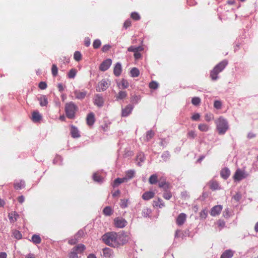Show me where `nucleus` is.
<instances>
[{
    "label": "nucleus",
    "instance_id": "obj_1",
    "mask_svg": "<svg viewBox=\"0 0 258 258\" xmlns=\"http://www.w3.org/2000/svg\"><path fill=\"white\" fill-rule=\"evenodd\" d=\"M102 240L105 244L113 247L123 245L127 241L125 235L115 232H108L104 234Z\"/></svg>",
    "mask_w": 258,
    "mask_h": 258
},
{
    "label": "nucleus",
    "instance_id": "obj_2",
    "mask_svg": "<svg viewBox=\"0 0 258 258\" xmlns=\"http://www.w3.org/2000/svg\"><path fill=\"white\" fill-rule=\"evenodd\" d=\"M215 123L219 134L223 135L228 130L229 125L227 121L221 116L215 120Z\"/></svg>",
    "mask_w": 258,
    "mask_h": 258
},
{
    "label": "nucleus",
    "instance_id": "obj_3",
    "mask_svg": "<svg viewBox=\"0 0 258 258\" xmlns=\"http://www.w3.org/2000/svg\"><path fill=\"white\" fill-rule=\"evenodd\" d=\"M228 64L227 60H224L217 64L210 73V77L213 80H216L218 75L221 72Z\"/></svg>",
    "mask_w": 258,
    "mask_h": 258
},
{
    "label": "nucleus",
    "instance_id": "obj_4",
    "mask_svg": "<svg viewBox=\"0 0 258 258\" xmlns=\"http://www.w3.org/2000/svg\"><path fill=\"white\" fill-rule=\"evenodd\" d=\"M77 106L73 102L67 103L65 105L64 110L66 116L70 119H73L78 110Z\"/></svg>",
    "mask_w": 258,
    "mask_h": 258
},
{
    "label": "nucleus",
    "instance_id": "obj_5",
    "mask_svg": "<svg viewBox=\"0 0 258 258\" xmlns=\"http://www.w3.org/2000/svg\"><path fill=\"white\" fill-rule=\"evenodd\" d=\"M247 176V174H246L243 170H242L240 169H238L236 170L233 178L234 181H239L242 179L245 178Z\"/></svg>",
    "mask_w": 258,
    "mask_h": 258
},
{
    "label": "nucleus",
    "instance_id": "obj_6",
    "mask_svg": "<svg viewBox=\"0 0 258 258\" xmlns=\"http://www.w3.org/2000/svg\"><path fill=\"white\" fill-rule=\"evenodd\" d=\"M113 223L115 227L122 228L127 225V222L122 217H116L114 219Z\"/></svg>",
    "mask_w": 258,
    "mask_h": 258
},
{
    "label": "nucleus",
    "instance_id": "obj_7",
    "mask_svg": "<svg viewBox=\"0 0 258 258\" xmlns=\"http://www.w3.org/2000/svg\"><path fill=\"white\" fill-rule=\"evenodd\" d=\"M109 85L107 81L103 79L98 83L96 90L98 92L104 91L109 87Z\"/></svg>",
    "mask_w": 258,
    "mask_h": 258
},
{
    "label": "nucleus",
    "instance_id": "obj_8",
    "mask_svg": "<svg viewBox=\"0 0 258 258\" xmlns=\"http://www.w3.org/2000/svg\"><path fill=\"white\" fill-rule=\"evenodd\" d=\"M104 99L101 95L96 94L93 98L94 104L99 107H102L104 104Z\"/></svg>",
    "mask_w": 258,
    "mask_h": 258
},
{
    "label": "nucleus",
    "instance_id": "obj_9",
    "mask_svg": "<svg viewBox=\"0 0 258 258\" xmlns=\"http://www.w3.org/2000/svg\"><path fill=\"white\" fill-rule=\"evenodd\" d=\"M112 63V60L110 58L104 60L99 66V70L101 71H105L109 69Z\"/></svg>",
    "mask_w": 258,
    "mask_h": 258
},
{
    "label": "nucleus",
    "instance_id": "obj_10",
    "mask_svg": "<svg viewBox=\"0 0 258 258\" xmlns=\"http://www.w3.org/2000/svg\"><path fill=\"white\" fill-rule=\"evenodd\" d=\"M75 98L78 99H83L87 95V91L85 90H75L74 92Z\"/></svg>",
    "mask_w": 258,
    "mask_h": 258
},
{
    "label": "nucleus",
    "instance_id": "obj_11",
    "mask_svg": "<svg viewBox=\"0 0 258 258\" xmlns=\"http://www.w3.org/2000/svg\"><path fill=\"white\" fill-rule=\"evenodd\" d=\"M159 187L163 188V190L170 189L171 185L170 183L166 181L164 178H161L158 183Z\"/></svg>",
    "mask_w": 258,
    "mask_h": 258
},
{
    "label": "nucleus",
    "instance_id": "obj_12",
    "mask_svg": "<svg viewBox=\"0 0 258 258\" xmlns=\"http://www.w3.org/2000/svg\"><path fill=\"white\" fill-rule=\"evenodd\" d=\"M186 219V215L184 213H180L176 219V224L178 226L182 225L185 222Z\"/></svg>",
    "mask_w": 258,
    "mask_h": 258
},
{
    "label": "nucleus",
    "instance_id": "obj_13",
    "mask_svg": "<svg viewBox=\"0 0 258 258\" xmlns=\"http://www.w3.org/2000/svg\"><path fill=\"white\" fill-rule=\"evenodd\" d=\"M222 210L221 205H216L213 207L210 212V214L212 216H215L220 214Z\"/></svg>",
    "mask_w": 258,
    "mask_h": 258
},
{
    "label": "nucleus",
    "instance_id": "obj_14",
    "mask_svg": "<svg viewBox=\"0 0 258 258\" xmlns=\"http://www.w3.org/2000/svg\"><path fill=\"white\" fill-rule=\"evenodd\" d=\"M133 109V106L128 104L124 108L122 109L121 115L123 117H126L128 116L132 112Z\"/></svg>",
    "mask_w": 258,
    "mask_h": 258
},
{
    "label": "nucleus",
    "instance_id": "obj_15",
    "mask_svg": "<svg viewBox=\"0 0 258 258\" xmlns=\"http://www.w3.org/2000/svg\"><path fill=\"white\" fill-rule=\"evenodd\" d=\"M95 115L93 112L89 113L86 117L87 124L89 126H92L95 122Z\"/></svg>",
    "mask_w": 258,
    "mask_h": 258
},
{
    "label": "nucleus",
    "instance_id": "obj_16",
    "mask_svg": "<svg viewBox=\"0 0 258 258\" xmlns=\"http://www.w3.org/2000/svg\"><path fill=\"white\" fill-rule=\"evenodd\" d=\"M121 72L122 68L121 64L119 62L116 63L113 69L114 75L116 77H118L120 75Z\"/></svg>",
    "mask_w": 258,
    "mask_h": 258
},
{
    "label": "nucleus",
    "instance_id": "obj_17",
    "mask_svg": "<svg viewBox=\"0 0 258 258\" xmlns=\"http://www.w3.org/2000/svg\"><path fill=\"white\" fill-rule=\"evenodd\" d=\"M19 215L16 212H12L9 213L8 214L9 219L11 223H14L15 222L17 219L19 218Z\"/></svg>",
    "mask_w": 258,
    "mask_h": 258
},
{
    "label": "nucleus",
    "instance_id": "obj_18",
    "mask_svg": "<svg viewBox=\"0 0 258 258\" xmlns=\"http://www.w3.org/2000/svg\"><path fill=\"white\" fill-rule=\"evenodd\" d=\"M71 134L73 138H79L80 137L78 129L74 125H72L71 126Z\"/></svg>",
    "mask_w": 258,
    "mask_h": 258
},
{
    "label": "nucleus",
    "instance_id": "obj_19",
    "mask_svg": "<svg viewBox=\"0 0 258 258\" xmlns=\"http://www.w3.org/2000/svg\"><path fill=\"white\" fill-rule=\"evenodd\" d=\"M155 196V193L153 191H146L144 192L142 198L144 200L148 201L152 198H153Z\"/></svg>",
    "mask_w": 258,
    "mask_h": 258
},
{
    "label": "nucleus",
    "instance_id": "obj_20",
    "mask_svg": "<svg viewBox=\"0 0 258 258\" xmlns=\"http://www.w3.org/2000/svg\"><path fill=\"white\" fill-rule=\"evenodd\" d=\"M86 248L85 246L83 244H79L74 247L72 249L75 250L78 254L82 253Z\"/></svg>",
    "mask_w": 258,
    "mask_h": 258
},
{
    "label": "nucleus",
    "instance_id": "obj_21",
    "mask_svg": "<svg viewBox=\"0 0 258 258\" xmlns=\"http://www.w3.org/2000/svg\"><path fill=\"white\" fill-rule=\"evenodd\" d=\"M220 174L222 178L226 179L230 176V171L228 168H224L221 171Z\"/></svg>",
    "mask_w": 258,
    "mask_h": 258
},
{
    "label": "nucleus",
    "instance_id": "obj_22",
    "mask_svg": "<svg viewBox=\"0 0 258 258\" xmlns=\"http://www.w3.org/2000/svg\"><path fill=\"white\" fill-rule=\"evenodd\" d=\"M127 96V94L126 91H120L116 95L115 97L117 100H122L126 98Z\"/></svg>",
    "mask_w": 258,
    "mask_h": 258
},
{
    "label": "nucleus",
    "instance_id": "obj_23",
    "mask_svg": "<svg viewBox=\"0 0 258 258\" xmlns=\"http://www.w3.org/2000/svg\"><path fill=\"white\" fill-rule=\"evenodd\" d=\"M144 50V48L142 46L135 47L134 46H131L127 48V50L130 52H134V53L137 51H142Z\"/></svg>",
    "mask_w": 258,
    "mask_h": 258
},
{
    "label": "nucleus",
    "instance_id": "obj_24",
    "mask_svg": "<svg viewBox=\"0 0 258 258\" xmlns=\"http://www.w3.org/2000/svg\"><path fill=\"white\" fill-rule=\"evenodd\" d=\"M127 179L126 177H123V178H117L115 179L113 183V186H117L120 183H122L124 182H127Z\"/></svg>",
    "mask_w": 258,
    "mask_h": 258
},
{
    "label": "nucleus",
    "instance_id": "obj_25",
    "mask_svg": "<svg viewBox=\"0 0 258 258\" xmlns=\"http://www.w3.org/2000/svg\"><path fill=\"white\" fill-rule=\"evenodd\" d=\"M233 255V252L231 250H226L222 254L220 258H231Z\"/></svg>",
    "mask_w": 258,
    "mask_h": 258
},
{
    "label": "nucleus",
    "instance_id": "obj_26",
    "mask_svg": "<svg viewBox=\"0 0 258 258\" xmlns=\"http://www.w3.org/2000/svg\"><path fill=\"white\" fill-rule=\"evenodd\" d=\"M42 116L38 111H34L32 113V120L34 122H38L41 119Z\"/></svg>",
    "mask_w": 258,
    "mask_h": 258
},
{
    "label": "nucleus",
    "instance_id": "obj_27",
    "mask_svg": "<svg viewBox=\"0 0 258 258\" xmlns=\"http://www.w3.org/2000/svg\"><path fill=\"white\" fill-rule=\"evenodd\" d=\"M113 252L109 248H105L103 249V256L107 258H110Z\"/></svg>",
    "mask_w": 258,
    "mask_h": 258
},
{
    "label": "nucleus",
    "instance_id": "obj_28",
    "mask_svg": "<svg viewBox=\"0 0 258 258\" xmlns=\"http://www.w3.org/2000/svg\"><path fill=\"white\" fill-rule=\"evenodd\" d=\"M153 203L154 207L162 208L165 206V204L160 198H158L157 201H154Z\"/></svg>",
    "mask_w": 258,
    "mask_h": 258
},
{
    "label": "nucleus",
    "instance_id": "obj_29",
    "mask_svg": "<svg viewBox=\"0 0 258 258\" xmlns=\"http://www.w3.org/2000/svg\"><path fill=\"white\" fill-rule=\"evenodd\" d=\"M41 106H45L48 104L47 99L45 96H42L38 98Z\"/></svg>",
    "mask_w": 258,
    "mask_h": 258
},
{
    "label": "nucleus",
    "instance_id": "obj_30",
    "mask_svg": "<svg viewBox=\"0 0 258 258\" xmlns=\"http://www.w3.org/2000/svg\"><path fill=\"white\" fill-rule=\"evenodd\" d=\"M103 213L105 216H110L112 214L113 211L110 207L107 206L104 208Z\"/></svg>",
    "mask_w": 258,
    "mask_h": 258
},
{
    "label": "nucleus",
    "instance_id": "obj_31",
    "mask_svg": "<svg viewBox=\"0 0 258 258\" xmlns=\"http://www.w3.org/2000/svg\"><path fill=\"white\" fill-rule=\"evenodd\" d=\"M164 190V193L163 195V197L166 200H170L172 197V194L171 192L170 191L169 189H166V190Z\"/></svg>",
    "mask_w": 258,
    "mask_h": 258
},
{
    "label": "nucleus",
    "instance_id": "obj_32",
    "mask_svg": "<svg viewBox=\"0 0 258 258\" xmlns=\"http://www.w3.org/2000/svg\"><path fill=\"white\" fill-rule=\"evenodd\" d=\"M158 181V176L156 174H152L149 179V182L151 184H156Z\"/></svg>",
    "mask_w": 258,
    "mask_h": 258
},
{
    "label": "nucleus",
    "instance_id": "obj_33",
    "mask_svg": "<svg viewBox=\"0 0 258 258\" xmlns=\"http://www.w3.org/2000/svg\"><path fill=\"white\" fill-rule=\"evenodd\" d=\"M32 241L36 244H39L41 242V238L39 235L34 234L32 237Z\"/></svg>",
    "mask_w": 258,
    "mask_h": 258
},
{
    "label": "nucleus",
    "instance_id": "obj_34",
    "mask_svg": "<svg viewBox=\"0 0 258 258\" xmlns=\"http://www.w3.org/2000/svg\"><path fill=\"white\" fill-rule=\"evenodd\" d=\"M85 234L84 230L81 229L75 235V237L79 240L85 236Z\"/></svg>",
    "mask_w": 258,
    "mask_h": 258
},
{
    "label": "nucleus",
    "instance_id": "obj_35",
    "mask_svg": "<svg viewBox=\"0 0 258 258\" xmlns=\"http://www.w3.org/2000/svg\"><path fill=\"white\" fill-rule=\"evenodd\" d=\"M198 128L201 132H207L209 129V126L207 124L200 123L198 125Z\"/></svg>",
    "mask_w": 258,
    "mask_h": 258
},
{
    "label": "nucleus",
    "instance_id": "obj_36",
    "mask_svg": "<svg viewBox=\"0 0 258 258\" xmlns=\"http://www.w3.org/2000/svg\"><path fill=\"white\" fill-rule=\"evenodd\" d=\"M131 75L132 77H137L140 75V71L137 68H133L131 70Z\"/></svg>",
    "mask_w": 258,
    "mask_h": 258
},
{
    "label": "nucleus",
    "instance_id": "obj_37",
    "mask_svg": "<svg viewBox=\"0 0 258 258\" xmlns=\"http://www.w3.org/2000/svg\"><path fill=\"white\" fill-rule=\"evenodd\" d=\"M151 213V210L148 208H144L142 210V216L144 217H148Z\"/></svg>",
    "mask_w": 258,
    "mask_h": 258
},
{
    "label": "nucleus",
    "instance_id": "obj_38",
    "mask_svg": "<svg viewBox=\"0 0 258 258\" xmlns=\"http://www.w3.org/2000/svg\"><path fill=\"white\" fill-rule=\"evenodd\" d=\"M210 188L212 190H216L219 188V184L217 181H212L210 182Z\"/></svg>",
    "mask_w": 258,
    "mask_h": 258
},
{
    "label": "nucleus",
    "instance_id": "obj_39",
    "mask_svg": "<svg viewBox=\"0 0 258 258\" xmlns=\"http://www.w3.org/2000/svg\"><path fill=\"white\" fill-rule=\"evenodd\" d=\"M77 73L75 69H72L68 74V77L70 79L74 78Z\"/></svg>",
    "mask_w": 258,
    "mask_h": 258
},
{
    "label": "nucleus",
    "instance_id": "obj_40",
    "mask_svg": "<svg viewBox=\"0 0 258 258\" xmlns=\"http://www.w3.org/2000/svg\"><path fill=\"white\" fill-rule=\"evenodd\" d=\"M25 186V182L21 181L20 182L15 183L14 184V187L16 189H20L24 188Z\"/></svg>",
    "mask_w": 258,
    "mask_h": 258
},
{
    "label": "nucleus",
    "instance_id": "obj_41",
    "mask_svg": "<svg viewBox=\"0 0 258 258\" xmlns=\"http://www.w3.org/2000/svg\"><path fill=\"white\" fill-rule=\"evenodd\" d=\"M93 179L96 182H102V177L98 173H94L93 175Z\"/></svg>",
    "mask_w": 258,
    "mask_h": 258
},
{
    "label": "nucleus",
    "instance_id": "obj_42",
    "mask_svg": "<svg viewBox=\"0 0 258 258\" xmlns=\"http://www.w3.org/2000/svg\"><path fill=\"white\" fill-rule=\"evenodd\" d=\"M13 235L16 239L18 240L21 239L22 237V235L21 232L17 230H15L13 231Z\"/></svg>",
    "mask_w": 258,
    "mask_h": 258
},
{
    "label": "nucleus",
    "instance_id": "obj_43",
    "mask_svg": "<svg viewBox=\"0 0 258 258\" xmlns=\"http://www.w3.org/2000/svg\"><path fill=\"white\" fill-rule=\"evenodd\" d=\"M74 58L75 60L79 61L82 59V54L81 52L79 51H76L75 52L74 54Z\"/></svg>",
    "mask_w": 258,
    "mask_h": 258
},
{
    "label": "nucleus",
    "instance_id": "obj_44",
    "mask_svg": "<svg viewBox=\"0 0 258 258\" xmlns=\"http://www.w3.org/2000/svg\"><path fill=\"white\" fill-rule=\"evenodd\" d=\"M154 135H155V133L153 131L150 130V131H148L146 134V140L147 141H148L150 140H151L154 136Z\"/></svg>",
    "mask_w": 258,
    "mask_h": 258
},
{
    "label": "nucleus",
    "instance_id": "obj_45",
    "mask_svg": "<svg viewBox=\"0 0 258 258\" xmlns=\"http://www.w3.org/2000/svg\"><path fill=\"white\" fill-rule=\"evenodd\" d=\"M51 73L53 77H56L58 74V68L55 64H53L52 66Z\"/></svg>",
    "mask_w": 258,
    "mask_h": 258
},
{
    "label": "nucleus",
    "instance_id": "obj_46",
    "mask_svg": "<svg viewBox=\"0 0 258 258\" xmlns=\"http://www.w3.org/2000/svg\"><path fill=\"white\" fill-rule=\"evenodd\" d=\"M213 119L214 115L211 113H207L205 115V119L207 122H209Z\"/></svg>",
    "mask_w": 258,
    "mask_h": 258
},
{
    "label": "nucleus",
    "instance_id": "obj_47",
    "mask_svg": "<svg viewBox=\"0 0 258 258\" xmlns=\"http://www.w3.org/2000/svg\"><path fill=\"white\" fill-rule=\"evenodd\" d=\"M131 17L135 21H138L141 19L140 15L137 12H133L131 15Z\"/></svg>",
    "mask_w": 258,
    "mask_h": 258
},
{
    "label": "nucleus",
    "instance_id": "obj_48",
    "mask_svg": "<svg viewBox=\"0 0 258 258\" xmlns=\"http://www.w3.org/2000/svg\"><path fill=\"white\" fill-rule=\"evenodd\" d=\"M149 86L151 89H156L158 87L159 84L156 81H153L149 83Z\"/></svg>",
    "mask_w": 258,
    "mask_h": 258
},
{
    "label": "nucleus",
    "instance_id": "obj_49",
    "mask_svg": "<svg viewBox=\"0 0 258 258\" xmlns=\"http://www.w3.org/2000/svg\"><path fill=\"white\" fill-rule=\"evenodd\" d=\"M134 175H135V172L134 170H130L129 171H128L127 172H126V177L127 178V180L128 179H132V178H133V177L134 176Z\"/></svg>",
    "mask_w": 258,
    "mask_h": 258
},
{
    "label": "nucleus",
    "instance_id": "obj_50",
    "mask_svg": "<svg viewBox=\"0 0 258 258\" xmlns=\"http://www.w3.org/2000/svg\"><path fill=\"white\" fill-rule=\"evenodd\" d=\"M101 42L100 40L96 39L93 43V47L94 49L98 48L101 45Z\"/></svg>",
    "mask_w": 258,
    "mask_h": 258
},
{
    "label": "nucleus",
    "instance_id": "obj_51",
    "mask_svg": "<svg viewBox=\"0 0 258 258\" xmlns=\"http://www.w3.org/2000/svg\"><path fill=\"white\" fill-rule=\"evenodd\" d=\"M191 103L194 105H199L201 103V99L199 97H194L191 100Z\"/></svg>",
    "mask_w": 258,
    "mask_h": 258
},
{
    "label": "nucleus",
    "instance_id": "obj_52",
    "mask_svg": "<svg viewBox=\"0 0 258 258\" xmlns=\"http://www.w3.org/2000/svg\"><path fill=\"white\" fill-rule=\"evenodd\" d=\"M69 257L70 258H79V256L78 255V253L74 250L73 249H72V250L69 253Z\"/></svg>",
    "mask_w": 258,
    "mask_h": 258
},
{
    "label": "nucleus",
    "instance_id": "obj_53",
    "mask_svg": "<svg viewBox=\"0 0 258 258\" xmlns=\"http://www.w3.org/2000/svg\"><path fill=\"white\" fill-rule=\"evenodd\" d=\"M208 214V211L206 210H203L200 213V216L201 219L206 218Z\"/></svg>",
    "mask_w": 258,
    "mask_h": 258
},
{
    "label": "nucleus",
    "instance_id": "obj_54",
    "mask_svg": "<svg viewBox=\"0 0 258 258\" xmlns=\"http://www.w3.org/2000/svg\"><path fill=\"white\" fill-rule=\"evenodd\" d=\"M196 136L197 135L194 131H189L187 134V137L190 139H194Z\"/></svg>",
    "mask_w": 258,
    "mask_h": 258
},
{
    "label": "nucleus",
    "instance_id": "obj_55",
    "mask_svg": "<svg viewBox=\"0 0 258 258\" xmlns=\"http://www.w3.org/2000/svg\"><path fill=\"white\" fill-rule=\"evenodd\" d=\"M127 202L128 200L127 199H121V203H120V207L122 208H125L127 207Z\"/></svg>",
    "mask_w": 258,
    "mask_h": 258
},
{
    "label": "nucleus",
    "instance_id": "obj_56",
    "mask_svg": "<svg viewBox=\"0 0 258 258\" xmlns=\"http://www.w3.org/2000/svg\"><path fill=\"white\" fill-rule=\"evenodd\" d=\"M121 85L122 89H125L128 87L129 84L126 80L122 79L121 81Z\"/></svg>",
    "mask_w": 258,
    "mask_h": 258
},
{
    "label": "nucleus",
    "instance_id": "obj_57",
    "mask_svg": "<svg viewBox=\"0 0 258 258\" xmlns=\"http://www.w3.org/2000/svg\"><path fill=\"white\" fill-rule=\"evenodd\" d=\"M217 224L218 226L221 229L223 228L225 226V223L224 221L221 220H219L217 222Z\"/></svg>",
    "mask_w": 258,
    "mask_h": 258
},
{
    "label": "nucleus",
    "instance_id": "obj_58",
    "mask_svg": "<svg viewBox=\"0 0 258 258\" xmlns=\"http://www.w3.org/2000/svg\"><path fill=\"white\" fill-rule=\"evenodd\" d=\"M221 102L219 101L216 100L214 102V106L217 109H220L221 107Z\"/></svg>",
    "mask_w": 258,
    "mask_h": 258
},
{
    "label": "nucleus",
    "instance_id": "obj_59",
    "mask_svg": "<svg viewBox=\"0 0 258 258\" xmlns=\"http://www.w3.org/2000/svg\"><path fill=\"white\" fill-rule=\"evenodd\" d=\"M39 87L42 90L45 89L47 88V84L45 82H41L39 84Z\"/></svg>",
    "mask_w": 258,
    "mask_h": 258
},
{
    "label": "nucleus",
    "instance_id": "obj_60",
    "mask_svg": "<svg viewBox=\"0 0 258 258\" xmlns=\"http://www.w3.org/2000/svg\"><path fill=\"white\" fill-rule=\"evenodd\" d=\"M200 117V115L199 113H197L194 114L191 117V119L193 120L197 121L199 120Z\"/></svg>",
    "mask_w": 258,
    "mask_h": 258
},
{
    "label": "nucleus",
    "instance_id": "obj_61",
    "mask_svg": "<svg viewBox=\"0 0 258 258\" xmlns=\"http://www.w3.org/2000/svg\"><path fill=\"white\" fill-rule=\"evenodd\" d=\"M132 23L131 21L130 20H126L124 24H123V27L126 29L128 27H130L131 26Z\"/></svg>",
    "mask_w": 258,
    "mask_h": 258
},
{
    "label": "nucleus",
    "instance_id": "obj_62",
    "mask_svg": "<svg viewBox=\"0 0 258 258\" xmlns=\"http://www.w3.org/2000/svg\"><path fill=\"white\" fill-rule=\"evenodd\" d=\"M241 198V196L239 193H236L233 196V199L236 201H239Z\"/></svg>",
    "mask_w": 258,
    "mask_h": 258
},
{
    "label": "nucleus",
    "instance_id": "obj_63",
    "mask_svg": "<svg viewBox=\"0 0 258 258\" xmlns=\"http://www.w3.org/2000/svg\"><path fill=\"white\" fill-rule=\"evenodd\" d=\"M78 241L79 240L75 238L74 236L73 238H72L69 240V243L71 245H74L76 244Z\"/></svg>",
    "mask_w": 258,
    "mask_h": 258
},
{
    "label": "nucleus",
    "instance_id": "obj_64",
    "mask_svg": "<svg viewBox=\"0 0 258 258\" xmlns=\"http://www.w3.org/2000/svg\"><path fill=\"white\" fill-rule=\"evenodd\" d=\"M111 46L109 45H104L101 48V50L103 52H107L110 48Z\"/></svg>",
    "mask_w": 258,
    "mask_h": 258
}]
</instances>
